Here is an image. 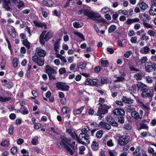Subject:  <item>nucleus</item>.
Here are the masks:
<instances>
[{"instance_id": "f257e3e1", "label": "nucleus", "mask_w": 156, "mask_h": 156, "mask_svg": "<svg viewBox=\"0 0 156 156\" xmlns=\"http://www.w3.org/2000/svg\"><path fill=\"white\" fill-rule=\"evenodd\" d=\"M60 138L62 140L64 141L69 146H70L72 148V150L67 145H66L65 143H63L62 141L60 142V144L61 145H63L66 148L67 151H68L70 154H73L74 152L73 150H74L75 149L74 146L75 144V142H72L70 139L67 138L65 136L63 135L61 136Z\"/></svg>"}, {"instance_id": "6e6552de", "label": "nucleus", "mask_w": 156, "mask_h": 156, "mask_svg": "<svg viewBox=\"0 0 156 156\" xmlns=\"http://www.w3.org/2000/svg\"><path fill=\"white\" fill-rule=\"evenodd\" d=\"M152 92V89H151L147 87H145L142 91L141 96L144 98H152L154 96Z\"/></svg>"}, {"instance_id": "bb28decb", "label": "nucleus", "mask_w": 156, "mask_h": 156, "mask_svg": "<svg viewBox=\"0 0 156 156\" xmlns=\"http://www.w3.org/2000/svg\"><path fill=\"white\" fill-rule=\"evenodd\" d=\"M91 148L94 150H96L99 148V144L98 142L93 141L91 144Z\"/></svg>"}, {"instance_id": "13d9d810", "label": "nucleus", "mask_w": 156, "mask_h": 156, "mask_svg": "<svg viewBox=\"0 0 156 156\" xmlns=\"http://www.w3.org/2000/svg\"><path fill=\"white\" fill-rule=\"evenodd\" d=\"M13 126H11L9 129V133L11 135L13 134Z\"/></svg>"}, {"instance_id": "338daca9", "label": "nucleus", "mask_w": 156, "mask_h": 156, "mask_svg": "<svg viewBox=\"0 0 156 156\" xmlns=\"http://www.w3.org/2000/svg\"><path fill=\"white\" fill-rule=\"evenodd\" d=\"M147 33L151 37H154L155 35V32L152 30H149Z\"/></svg>"}, {"instance_id": "4be33fe9", "label": "nucleus", "mask_w": 156, "mask_h": 156, "mask_svg": "<svg viewBox=\"0 0 156 156\" xmlns=\"http://www.w3.org/2000/svg\"><path fill=\"white\" fill-rule=\"evenodd\" d=\"M140 22L139 19L137 18H136L134 19H128L126 21V23L127 24L130 25L132 23H135L136 22Z\"/></svg>"}, {"instance_id": "37998d69", "label": "nucleus", "mask_w": 156, "mask_h": 156, "mask_svg": "<svg viewBox=\"0 0 156 156\" xmlns=\"http://www.w3.org/2000/svg\"><path fill=\"white\" fill-rule=\"evenodd\" d=\"M62 113L63 114H65L68 113L69 111L67 107H64L62 108Z\"/></svg>"}, {"instance_id": "680f3d73", "label": "nucleus", "mask_w": 156, "mask_h": 156, "mask_svg": "<svg viewBox=\"0 0 156 156\" xmlns=\"http://www.w3.org/2000/svg\"><path fill=\"white\" fill-rule=\"evenodd\" d=\"M85 84L87 85H91V80L89 78H87L85 82Z\"/></svg>"}, {"instance_id": "412c9836", "label": "nucleus", "mask_w": 156, "mask_h": 156, "mask_svg": "<svg viewBox=\"0 0 156 156\" xmlns=\"http://www.w3.org/2000/svg\"><path fill=\"white\" fill-rule=\"evenodd\" d=\"M8 33L13 38H15L17 34L15 31V28L12 27L8 31Z\"/></svg>"}, {"instance_id": "052dcab7", "label": "nucleus", "mask_w": 156, "mask_h": 156, "mask_svg": "<svg viewBox=\"0 0 156 156\" xmlns=\"http://www.w3.org/2000/svg\"><path fill=\"white\" fill-rule=\"evenodd\" d=\"M18 4L17 5V7L19 9H20L24 5L23 3L20 1H19V2H18Z\"/></svg>"}, {"instance_id": "72a5a7b5", "label": "nucleus", "mask_w": 156, "mask_h": 156, "mask_svg": "<svg viewBox=\"0 0 156 156\" xmlns=\"http://www.w3.org/2000/svg\"><path fill=\"white\" fill-rule=\"evenodd\" d=\"M20 109L22 110L21 113L23 115H26L28 114L29 111L27 108L25 107H23V108H21Z\"/></svg>"}, {"instance_id": "c756f323", "label": "nucleus", "mask_w": 156, "mask_h": 156, "mask_svg": "<svg viewBox=\"0 0 156 156\" xmlns=\"http://www.w3.org/2000/svg\"><path fill=\"white\" fill-rule=\"evenodd\" d=\"M117 28L116 26L114 25H112L108 29V31L109 33H111L114 31Z\"/></svg>"}, {"instance_id": "49530a36", "label": "nucleus", "mask_w": 156, "mask_h": 156, "mask_svg": "<svg viewBox=\"0 0 156 156\" xmlns=\"http://www.w3.org/2000/svg\"><path fill=\"white\" fill-rule=\"evenodd\" d=\"M9 144V142L6 140H4L1 144V145L4 147H7Z\"/></svg>"}, {"instance_id": "0eeeda50", "label": "nucleus", "mask_w": 156, "mask_h": 156, "mask_svg": "<svg viewBox=\"0 0 156 156\" xmlns=\"http://www.w3.org/2000/svg\"><path fill=\"white\" fill-rule=\"evenodd\" d=\"M144 66L146 72L150 73L156 70V63L154 62H147L144 64Z\"/></svg>"}, {"instance_id": "393cba45", "label": "nucleus", "mask_w": 156, "mask_h": 156, "mask_svg": "<svg viewBox=\"0 0 156 156\" xmlns=\"http://www.w3.org/2000/svg\"><path fill=\"white\" fill-rule=\"evenodd\" d=\"M87 64L85 62L79 63L78 64L77 68L79 70H83L86 68Z\"/></svg>"}, {"instance_id": "423d86ee", "label": "nucleus", "mask_w": 156, "mask_h": 156, "mask_svg": "<svg viewBox=\"0 0 156 156\" xmlns=\"http://www.w3.org/2000/svg\"><path fill=\"white\" fill-rule=\"evenodd\" d=\"M45 72L47 73L49 79L51 80L55 79V75L56 74V71L54 69L49 66L47 65L44 68Z\"/></svg>"}, {"instance_id": "aec40b11", "label": "nucleus", "mask_w": 156, "mask_h": 156, "mask_svg": "<svg viewBox=\"0 0 156 156\" xmlns=\"http://www.w3.org/2000/svg\"><path fill=\"white\" fill-rule=\"evenodd\" d=\"M61 39H59L56 40L54 44V49L55 51L57 52L59 51V48L60 46V43Z\"/></svg>"}, {"instance_id": "a18cd8bd", "label": "nucleus", "mask_w": 156, "mask_h": 156, "mask_svg": "<svg viewBox=\"0 0 156 156\" xmlns=\"http://www.w3.org/2000/svg\"><path fill=\"white\" fill-rule=\"evenodd\" d=\"M23 44L26 46L29 49L30 47L29 43L27 40H23Z\"/></svg>"}, {"instance_id": "5701e85b", "label": "nucleus", "mask_w": 156, "mask_h": 156, "mask_svg": "<svg viewBox=\"0 0 156 156\" xmlns=\"http://www.w3.org/2000/svg\"><path fill=\"white\" fill-rule=\"evenodd\" d=\"M131 115L133 118L139 120H141V118L140 117L139 113L136 111L132 112Z\"/></svg>"}, {"instance_id": "774afa93", "label": "nucleus", "mask_w": 156, "mask_h": 156, "mask_svg": "<svg viewBox=\"0 0 156 156\" xmlns=\"http://www.w3.org/2000/svg\"><path fill=\"white\" fill-rule=\"evenodd\" d=\"M101 63L102 66L103 67H106L107 65V61L106 60H101Z\"/></svg>"}, {"instance_id": "864d4df0", "label": "nucleus", "mask_w": 156, "mask_h": 156, "mask_svg": "<svg viewBox=\"0 0 156 156\" xmlns=\"http://www.w3.org/2000/svg\"><path fill=\"white\" fill-rule=\"evenodd\" d=\"M58 72L60 74H62L66 73V70L65 68H62L59 69Z\"/></svg>"}, {"instance_id": "f8f14e48", "label": "nucleus", "mask_w": 156, "mask_h": 156, "mask_svg": "<svg viewBox=\"0 0 156 156\" xmlns=\"http://www.w3.org/2000/svg\"><path fill=\"white\" fill-rule=\"evenodd\" d=\"M56 87L58 89L62 90H68L69 87L65 83L62 82L57 83H56Z\"/></svg>"}, {"instance_id": "473e14b6", "label": "nucleus", "mask_w": 156, "mask_h": 156, "mask_svg": "<svg viewBox=\"0 0 156 156\" xmlns=\"http://www.w3.org/2000/svg\"><path fill=\"white\" fill-rule=\"evenodd\" d=\"M36 63L39 66H41L44 65V61L43 59L39 58Z\"/></svg>"}, {"instance_id": "7c9ffc66", "label": "nucleus", "mask_w": 156, "mask_h": 156, "mask_svg": "<svg viewBox=\"0 0 156 156\" xmlns=\"http://www.w3.org/2000/svg\"><path fill=\"white\" fill-rule=\"evenodd\" d=\"M74 33L76 36H77L79 37H80L82 39H83V41L85 40L84 37L82 34L79 32L78 31H74Z\"/></svg>"}, {"instance_id": "5fc2aeb1", "label": "nucleus", "mask_w": 156, "mask_h": 156, "mask_svg": "<svg viewBox=\"0 0 156 156\" xmlns=\"http://www.w3.org/2000/svg\"><path fill=\"white\" fill-rule=\"evenodd\" d=\"M134 77L136 78L137 79L140 80H141L142 78L141 74L139 73L135 74L134 75Z\"/></svg>"}, {"instance_id": "de8ad7c7", "label": "nucleus", "mask_w": 156, "mask_h": 156, "mask_svg": "<svg viewBox=\"0 0 156 156\" xmlns=\"http://www.w3.org/2000/svg\"><path fill=\"white\" fill-rule=\"evenodd\" d=\"M98 79H93L91 80V85L92 86H96L98 85Z\"/></svg>"}, {"instance_id": "58836bf2", "label": "nucleus", "mask_w": 156, "mask_h": 156, "mask_svg": "<svg viewBox=\"0 0 156 156\" xmlns=\"http://www.w3.org/2000/svg\"><path fill=\"white\" fill-rule=\"evenodd\" d=\"M147 57L146 56H144L141 58L140 62L141 63V64H145L146 62H147Z\"/></svg>"}, {"instance_id": "0e129e2a", "label": "nucleus", "mask_w": 156, "mask_h": 156, "mask_svg": "<svg viewBox=\"0 0 156 156\" xmlns=\"http://www.w3.org/2000/svg\"><path fill=\"white\" fill-rule=\"evenodd\" d=\"M41 126V125L39 123H34V128L35 129H39Z\"/></svg>"}, {"instance_id": "9b49d317", "label": "nucleus", "mask_w": 156, "mask_h": 156, "mask_svg": "<svg viewBox=\"0 0 156 156\" xmlns=\"http://www.w3.org/2000/svg\"><path fill=\"white\" fill-rule=\"evenodd\" d=\"M139 17L140 18L141 24L145 22H149L151 19L150 16L145 13H140Z\"/></svg>"}, {"instance_id": "3c124183", "label": "nucleus", "mask_w": 156, "mask_h": 156, "mask_svg": "<svg viewBox=\"0 0 156 156\" xmlns=\"http://www.w3.org/2000/svg\"><path fill=\"white\" fill-rule=\"evenodd\" d=\"M17 148L15 147H12L10 150L11 153L13 154H16L17 152Z\"/></svg>"}, {"instance_id": "20e7f679", "label": "nucleus", "mask_w": 156, "mask_h": 156, "mask_svg": "<svg viewBox=\"0 0 156 156\" xmlns=\"http://www.w3.org/2000/svg\"><path fill=\"white\" fill-rule=\"evenodd\" d=\"M85 15L93 19L96 22L100 23L104 22V20L101 18L100 16L98 14H95L87 10H86Z\"/></svg>"}, {"instance_id": "a19ab883", "label": "nucleus", "mask_w": 156, "mask_h": 156, "mask_svg": "<svg viewBox=\"0 0 156 156\" xmlns=\"http://www.w3.org/2000/svg\"><path fill=\"white\" fill-rule=\"evenodd\" d=\"M38 138V137L36 136L34 138L32 139L31 143L33 145H36L38 143L37 140Z\"/></svg>"}, {"instance_id": "e433bc0d", "label": "nucleus", "mask_w": 156, "mask_h": 156, "mask_svg": "<svg viewBox=\"0 0 156 156\" xmlns=\"http://www.w3.org/2000/svg\"><path fill=\"white\" fill-rule=\"evenodd\" d=\"M147 22H145L142 23L144 27L147 28H150L152 29L153 28V26L151 25L150 24L147 23Z\"/></svg>"}, {"instance_id": "4d7b16f0", "label": "nucleus", "mask_w": 156, "mask_h": 156, "mask_svg": "<svg viewBox=\"0 0 156 156\" xmlns=\"http://www.w3.org/2000/svg\"><path fill=\"white\" fill-rule=\"evenodd\" d=\"M137 89V85H133L131 87V90L133 92H136Z\"/></svg>"}, {"instance_id": "a878e982", "label": "nucleus", "mask_w": 156, "mask_h": 156, "mask_svg": "<svg viewBox=\"0 0 156 156\" xmlns=\"http://www.w3.org/2000/svg\"><path fill=\"white\" fill-rule=\"evenodd\" d=\"M138 5L141 9L143 10H145L148 7L147 5L145 3L143 2L138 3Z\"/></svg>"}, {"instance_id": "ea45409f", "label": "nucleus", "mask_w": 156, "mask_h": 156, "mask_svg": "<svg viewBox=\"0 0 156 156\" xmlns=\"http://www.w3.org/2000/svg\"><path fill=\"white\" fill-rule=\"evenodd\" d=\"M13 66L14 67H16L18 65V61L16 58H14L13 59L12 61Z\"/></svg>"}, {"instance_id": "c85d7f7f", "label": "nucleus", "mask_w": 156, "mask_h": 156, "mask_svg": "<svg viewBox=\"0 0 156 156\" xmlns=\"http://www.w3.org/2000/svg\"><path fill=\"white\" fill-rule=\"evenodd\" d=\"M108 119H110V118L108 117V122L109 123L114 126L117 127L118 126L117 123L115 120L112 118L109 121Z\"/></svg>"}, {"instance_id": "ddd939ff", "label": "nucleus", "mask_w": 156, "mask_h": 156, "mask_svg": "<svg viewBox=\"0 0 156 156\" xmlns=\"http://www.w3.org/2000/svg\"><path fill=\"white\" fill-rule=\"evenodd\" d=\"M141 148L140 146L137 147L135 149V151L133 153V155L135 156H148L147 154L144 152H140V151Z\"/></svg>"}, {"instance_id": "79ce46f5", "label": "nucleus", "mask_w": 156, "mask_h": 156, "mask_svg": "<svg viewBox=\"0 0 156 156\" xmlns=\"http://www.w3.org/2000/svg\"><path fill=\"white\" fill-rule=\"evenodd\" d=\"M140 126L139 128V129L140 130L142 129H146L148 128V126H147L146 124H144L143 123H140Z\"/></svg>"}, {"instance_id": "69168bd1", "label": "nucleus", "mask_w": 156, "mask_h": 156, "mask_svg": "<svg viewBox=\"0 0 156 156\" xmlns=\"http://www.w3.org/2000/svg\"><path fill=\"white\" fill-rule=\"evenodd\" d=\"M137 39L136 37H133L131 38L130 41L132 43H136L137 42Z\"/></svg>"}, {"instance_id": "c9c22d12", "label": "nucleus", "mask_w": 156, "mask_h": 156, "mask_svg": "<svg viewBox=\"0 0 156 156\" xmlns=\"http://www.w3.org/2000/svg\"><path fill=\"white\" fill-rule=\"evenodd\" d=\"M102 135H103L102 131L101 130H100L98 131L97 132V133L96 134V136L97 138L100 139L102 137Z\"/></svg>"}, {"instance_id": "4c0bfd02", "label": "nucleus", "mask_w": 156, "mask_h": 156, "mask_svg": "<svg viewBox=\"0 0 156 156\" xmlns=\"http://www.w3.org/2000/svg\"><path fill=\"white\" fill-rule=\"evenodd\" d=\"M5 87L9 89L11 88L13 86V83L12 82H10L9 83H5L4 85Z\"/></svg>"}, {"instance_id": "cd10ccee", "label": "nucleus", "mask_w": 156, "mask_h": 156, "mask_svg": "<svg viewBox=\"0 0 156 156\" xmlns=\"http://www.w3.org/2000/svg\"><path fill=\"white\" fill-rule=\"evenodd\" d=\"M83 109L84 107L83 106L81 107L80 108L74 109L73 112L74 115H76L80 114Z\"/></svg>"}, {"instance_id": "dca6fc26", "label": "nucleus", "mask_w": 156, "mask_h": 156, "mask_svg": "<svg viewBox=\"0 0 156 156\" xmlns=\"http://www.w3.org/2000/svg\"><path fill=\"white\" fill-rule=\"evenodd\" d=\"M122 101L125 103L129 104H132L133 101V100L130 98H128L124 96L122 97Z\"/></svg>"}, {"instance_id": "c03bdc74", "label": "nucleus", "mask_w": 156, "mask_h": 156, "mask_svg": "<svg viewBox=\"0 0 156 156\" xmlns=\"http://www.w3.org/2000/svg\"><path fill=\"white\" fill-rule=\"evenodd\" d=\"M125 80V79L124 77H122V76H119L117 77L116 80L115 81V82H122Z\"/></svg>"}, {"instance_id": "e2e57ef3", "label": "nucleus", "mask_w": 156, "mask_h": 156, "mask_svg": "<svg viewBox=\"0 0 156 156\" xmlns=\"http://www.w3.org/2000/svg\"><path fill=\"white\" fill-rule=\"evenodd\" d=\"M5 60H3L1 63V67L2 69H4L5 67Z\"/></svg>"}, {"instance_id": "6ab92c4d", "label": "nucleus", "mask_w": 156, "mask_h": 156, "mask_svg": "<svg viewBox=\"0 0 156 156\" xmlns=\"http://www.w3.org/2000/svg\"><path fill=\"white\" fill-rule=\"evenodd\" d=\"M137 90H140L142 91L145 87H147L146 85L143 83L141 82H138L137 84Z\"/></svg>"}, {"instance_id": "09e8293b", "label": "nucleus", "mask_w": 156, "mask_h": 156, "mask_svg": "<svg viewBox=\"0 0 156 156\" xmlns=\"http://www.w3.org/2000/svg\"><path fill=\"white\" fill-rule=\"evenodd\" d=\"M9 98H4L0 96V101L5 102L6 101H8L10 99Z\"/></svg>"}, {"instance_id": "6e6d98bb", "label": "nucleus", "mask_w": 156, "mask_h": 156, "mask_svg": "<svg viewBox=\"0 0 156 156\" xmlns=\"http://www.w3.org/2000/svg\"><path fill=\"white\" fill-rule=\"evenodd\" d=\"M102 143L105 146L107 145V136L106 135L103 138Z\"/></svg>"}, {"instance_id": "f704fd0d", "label": "nucleus", "mask_w": 156, "mask_h": 156, "mask_svg": "<svg viewBox=\"0 0 156 156\" xmlns=\"http://www.w3.org/2000/svg\"><path fill=\"white\" fill-rule=\"evenodd\" d=\"M73 26L75 28H78L81 27L83 26V24L81 25L78 22H75L73 23Z\"/></svg>"}, {"instance_id": "2f4dec72", "label": "nucleus", "mask_w": 156, "mask_h": 156, "mask_svg": "<svg viewBox=\"0 0 156 156\" xmlns=\"http://www.w3.org/2000/svg\"><path fill=\"white\" fill-rule=\"evenodd\" d=\"M149 14L152 16L156 15V7L155 8H150L149 11Z\"/></svg>"}, {"instance_id": "9d476101", "label": "nucleus", "mask_w": 156, "mask_h": 156, "mask_svg": "<svg viewBox=\"0 0 156 156\" xmlns=\"http://www.w3.org/2000/svg\"><path fill=\"white\" fill-rule=\"evenodd\" d=\"M107 107L104 105L102 107L99 108V110L97 113H96L95 115L98 116V119H101L102 117L101 115L106 113L107 112Z\"/></svg>"}, {"instance_id": "7ed1b4c3", "label": "nucleus", "mask_w": 156, "mask_h": 156, "mask_svg": "<svg viewBox=\"0 0 156 156\" xmlns=\"http://www.w3.org/2000/svg\"><path fill=\"white\" fill-rule=\"evenodd\" d=\"M90 140L89 134L86 133H81L77 138V141L83 145H86L90 143Z\"/></svg>"}, {"instance_id": "b1692460", "label": "nucleus", "mask_w": 156, "mask_h": 156, "mask_svg": "<svg viewBox=\"0 0 156 156\" xmlns=\"http://www.w3.org/2000/svg\"><path fill=\"white\" fill-rule=\"evenodd\" d=\"M42 4L47 6H54L53 2L51 0H44L42 1Z\"/></svg>"}, {"instance_id": "bf43d9fd", "label": "nucleus", "mask_w": 156, "mask_h": 156, "mask_svg": "<svg viewBox=\"0 0 156 156\" xmlns=\"http://www.w3.org/2000/svg\"><path fill=\"white\" fill-rule=\"evenodd\" d=\"M131 54V51H127L125 54H124V56L126 58H128L130 56Z\"/></svg>"}, {"instance_id": "2eb2a0df", "label": "nucleus", "mask_w": 156, "mask_h": 156, "mask_svg": "<svg viewBox=\"0 0 156 156\" xmlns=\"http://www.w3.org/2000/svg\"><path fill=\"white\" fill-rule=\"evenodd\" d=\"M2 7L7 11H10L11 8L10 7V0H2Z\"/></svg>"}, {"instance_id": "f03ea898", "label": "nucleus", "mask_w": 156, "mask_h": 156, "mask_svg": "<svg viewBox=\"0 0 156 156\" xmlns=\"http://www.w3.org/2000/svg\"><path fill=\"white\" fill-rule=\"evenodd\" d=\"M113 112L119 122L121 124L124 123L125 112L124 110L119 108H116L113 110Z\"/></svg>"}, {"instance_id": "1a4fd4ad", "label": "nucleus", "mask_w": 156, "mask_h": 156, "mask_svg": "<svg viewBox=\"0 0 156 156\" xmlns=\"http://www.w3.org/2000/svg\"><path fill=\"white\" fill-rule=\"evenodd\" d=\"M130 139V137L129 136H121L118 139V144L120 146H124L129 143Z\"/></svg>"}, {"instance_id": "f3484780", "label": "nucleus", "mask_w": 156, "mask_h": 156, "mask_svg": "<svg viewBox=\"0 0 156 156\" xmlns=\"http://www.w3.org/2000/svg\"><path fill=\"white\" fill-rule=\"evenodd\" d=\"M150 50V48L147 46L144 47L140 48V52L143 54H147L149 53Z\"/></svg>"}, {"instance_id": "a211bd4d", "label": "nucleus", "mask_w": 156, "mask_h": 156, "mask_svg": "<svg viewBox=\"0 0 156 156\" xmlns=\"http://www.w3.org/2000/svg\"><path fill=\"white\" fill-rule=\"evenodd\" d=\"M34 25L39 27H44V29H46L47 28L46 25L44 23H42L37 22L36 21H34L33 22Z\"/></svg>"}, {"instance_id": "39448f33", "label": "nucleus", "mask_w": 156, "mask_h": 156, "mask_svg": "<svg viewBox=\"0 0 156 156\" xmlns=\"http://www.w3.org/2000/svg\"><path fill=\"white\" fill-rule=\"evenodd\" d=\"M46 30L43 31L40 35V41L42 44H44L45 41H48L52 36V34L51 32H49L46 33Z\"/></svg>"}, {"instance_id": "4468645a", "label": "nucleus", "mask_w": 156, "mask_h": 156, "mask_svg": "<svg viewBox=\"0 0 156 156\" xmlns=\"http://www.w3.org/2000/svg\"><path fill=\"white\" fill-rule=\"evenodd\" d=\"M35 54L41 57H44L46 55L45 51L40 48H37L35 51Z\"/></svg>"}, {"instance_id": "603ef678", "label": "nucleus", "mask_w": 156, "mask_h": 156, "mask_svg": "<svg viewBox=\"0 0 156 156\" xmlns=\"http://www.w3.org/2000/svg\"><path fill=\"white\" fill-rule=\"evenodd\" d=\"M39 58L38 57V55L35 53L34 55L32 57V60L34 62L36 63L38 61Z\"/></svg>"}, {"instance_id": "8fccbe9b", "label": "nucleus", "mask_w": 156, "mask_h": 156, "mask_svg": "<svg viewBox=\"0 0 156 156\" xmlns=\"http://www.w3.org/2000/svg\"><path fill=\"white\" fill-rule=\"evenodd\" d=\"M151 6L150 8L156 7V0H150Z\"/></svg>"}]
</instances>
